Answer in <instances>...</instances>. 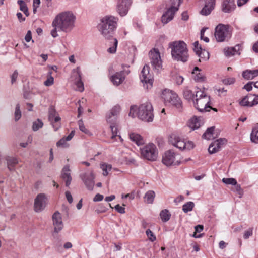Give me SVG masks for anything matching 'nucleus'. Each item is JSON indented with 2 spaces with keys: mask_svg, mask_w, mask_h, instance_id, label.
Wrapping results in <instances>:
<instances>
[{
  "mask_svg": "<svg viewBox=\"0 0 258 258\" xmlns=\"http://www.w3.org/2000/svg\"><path fill=\"white\" fill-rule=\"evenodd\" d=\"M116 26V19L112 16H105L102 18L101 23L99 24V30L106 39L110 40V47L107 51L110 53L116 52L118 41L113 38V31Z\"/></svg>",
  "mask_w": 258,
  "mask_h": 258,
  "instance_id": "f257e3e1",
  "label": "nucleus"
},
{
  "mask_svg": "<svg viewBox=\"0 0 258 258\" xmlns=\"http://www.w3.org/2000/svg\"><path fill=\"white\" fill-rule=\"evenodd\" d=\"M76 17L71 11L63 12L58 14L52 22L58 29L64 32H70L75 26Z\"/></svg>",
  "mask_w": 258,
  "mask_h": 258,
  "instance_id": "f03ea898",
  "label": "nucleus"
},
{
  "mask_svg": "<svg viewBox=\"0 0 258 258\" xmlns=\"http://www.w3.org/2000/svg\"><path fill=\"white\" fill-rule=\"evenodd\" d=\"M169 47L171 49V55L173 59L183 62L187 61L188 58V50L184 42H172L169 43Z\"/></svg>",
  "mask_w": 258,
  "mask_h": 258,
  "instance_id": "7ed1b4c3",
  "label": "nucleus"
},
{
  "mask_svg": "<svg viewBox=\"0 0 258 258\" xmlns=\"http://www.w3.org/2000/svg\"><path fill=\"white\" fill-rule=\"evenodd\" d=\"M210 98L203 91L201 90L196 92L195 99L194 101L195 107L200 112L209 111L208 108H211L210 106Z\"/></svg>",
  "mask_w": 258,
  "mask_h": 258,
  "instance_id": "20e7f679",
  "label": "nucleus"
},
{
  "mask_svg": "<svg viewBox=\"0 0 258 258\" xmlns=\"http://www.w3.org/2000/svg\"><path fill=\"white\" fill-rule=\"evenodd\" d=\"M153 107L151 103L146 102L141 104L138 108V116L145 122H152L154 118Z\"/></svg>",
  "mask_w": 258,
  "mask_h": 258,
  "instance_id": "39448f33",
  "label": "nucleus"
},
{
  "mask_svg": "<svg viewBox=\"0 0 258 258\" xmlns=\"http://www.w3.org/2000/svg\"><path fill=\"white\" fill-rule=\"evenodd\" d=\"M161 97L166 105H174L178 109L182 107L181 101L177 94L170 90L165 89L162 92Z\"/></svg>",
  "mask_w": 258,
  "mask_h": 258,
  "instance_id": "423d86ee",
  "label": "nucleus"
},
{
  "mask_svg": "<svg viewBox=\"0 0 258 258\" xmlns=\"http://www.w3.org/2000/svg\"><path fill=\"white\" fill-rule=\"evenodd\" d=\"M215 37L218 42L228 40L231 37V34L228 30V26L222 24L217 26L215 28Z\"/></svg>",
  "mask_w": 258,
  "mask_h": 258,
  "instance_id": "0eeeda50",
  "label": "nucleus"
},
{
  "mask_svg": "<svg viewBox=\"0 0 258 258\" xmlns=\"http://www.w3.org/2000/svg\"><path fill=\"white\" fill-rule=\"evenodd\" d=\"M142 156L150 161L156 160L157 157V152L155 145L152 143L146 145L141 149Z\"/></svg>",
  "mask_w": 258,
  "mask_h": 258,
  "instance_id": "6e6552de",
  "label": "nucleus"
},
{
  "mask_svg": "<svg viewBox=\"0 0 258 258\" xmlns=\"http://www.w3.org/2000/svg\"><path fill=\"white\" fill-rule=\"evenodd\" d=\"M162 162L167 166L178 165L180 162L179 155L171 150L166 151L163 156Z\"/></svg>",
  "mask_w": 258,
  "mask_h": 258,
  "instance_id": "1a4fd4ad",
  "label": "nucleus"
},
{
  "mask_svg": "<svg viewBox=\"0 0 258 258\" xmlns=\"http://www.w3.org/2000/svg\"><path fill=\"white\" fill-rule=\"evenodd\" d=\"M150 67L145 65L143 67L140 76L141 81L144 83V86L147 88H150L152 86L153 77L150 73Z\"/></svg>",
  "mask_w": 258,
  "mask_h": 258,
  "instance_id": "9d476101",
  "label": "nucleus"
},
{
  "mask_svg": "<svg viewBox=\"0 0 258 258\" xmlns=\"http://www.w3.org/2000/svg\"><path fill=\"white\" fill-rule=\"evenodd\" d=\"M149 55L153 68L159 71L162 68V62L159 50L153 48L150 50Z\"/></svg>",
  "mask_w": 258,
  "mask_h": 258,
  "instance_id": "9b49d317",
  "label": "nucleus"
},
{
  "mask_svg": "<svg viewBox=\"0 0 258 258\" xmlns=\"http://www.w3.org/2000/svg\"><path fill=\"white\" fill-rule=\"evenodd\" d=\"M47 205V198L45 194H39L37 195L34 202V210L36 212L42 211Z\"/></svg>",
  "mask_w": 258,
  "mask_h": 258,
  "instance_id": "f8f14e48",
  "label": "nucleus"
},
{
  "mask_svg": "<svg viewBox=\"0 0 258 258\" xmlns=\"http://www.w3.org/2000/svg\"><path fill=\"white\" fill-rule=\"evenodd\" d=\"M128 69H124L123 71L117 72L111 77V81L116 86L121 84L125 79V77L130 73Z\"/></svg>",
  "mask_w": 258,
  "mask_h": 258,
  "instance_id": "ddd939ff",
  "label": "nucleus"
},
{
  "mask_svg": "<svg viewBox=\"0 0 258 258\" xmlns=\"http://www.w3.org/2000/svg\"><path fill=\"white\" fill-rule=\"evenodd\" d=\"M132 3V0H118L117 11L121 16L126 15Z\"/></svg>",
  "mask_w": 258,
  "mask_h": 258,
  "instance_id": "4468645a",
  "label": "nucleus"
},
{
  "mask_svg": "<svg viewBox=\"0 0 258 258\" xmlns=\"http://www.w3.org/2000/svg\"><path fill=\"white\" fill-rule=\"evenodd\" d=\"M178 10V8L175 6H171L166 12L163 14L161 21L164 24H166L171 21L174 16L175 14Z\"/></svg>",
  "mask_w": 258,
  "mask_h": 258,
  "instance_id": "2eb2a0df",
  "label": "nucleus"
},
{
  "mask_svg": "<svg viewBox=\"0 0 258 258\" xmlns=\"http://www.w3.org/2000/svg\"><path fill=\"white\" fill-rule=\"evenodd\" d=\"M53 224L54 227V231L58 233L63 227L61 216L58 211L55 212L52 216Z\"/></svg>",
  "mask_w": 258,
  "mask_h": 258,
  "instance_id": "dca6fc26",
  "label": "nucleus"
},
{
  "mask_svg": "<svg viewBox=\"0 0 258 258\" xmlns=\"http://www.w3.org/2000/svg\"><path fill=\"white\" fill-rule=\"evenodd\" d=\"M81 177L87 189L89 190H92L95 183L94 180L95 176L93 171H91L89 174L85 173L82 175Z\"/></svg>",
  "mask_w": 258,
  "mask_h": 258,
  "instance_id": "f3484780",
  "label": "nucleus"
},
{
  "mask_svg": "<svg viewBox=\"0 0 258 258\" xmlns=\"http://www.w3.org/2000/svg\"><path fill=\"white\" fill-rule=\"evenodd\" d=\"M169 142L180 150H184L185 148V142L184 139L176 136V135H171L169 139Z\"/></svg>",
  "mask_w": 258,
  "mask_h": 258,
  "instance_id": "a211bd4d",
  "label": "nucleus"
},
{
  "mask_svg": "<svg viewBox=\"0 0 258 258\" xmlns=\"http://www.w3.org/2000/svg\"><path fill=\"white\" fill-rule=\"evenodd\" d=\"M226 140L225 139L220 138L212 142L208 148L210 154L215 153L220 150L222 145L225 144Z\"/></svg>",
  "mask_w": 258,
  "mask_h": 258,
  "instance_id": "6ab92c4d",
  "label": "nucleus"
},
{
  "mask_svg": "<svg viewBox=\"0 0 258 258\" xmlns=\"http://www.w3.org/2000/svg\"><path fill=\"white\" fill-rule=\"evenodd\" d=\"M194 50L199 57L204 60H207L209 59V53L205 50L202 49L198 41H196L194 43Z\"/></svg>",
  "mask_w": 258,
  "mask_h": 258,
  "instance_id": "aec40b11",
  "label": "nucleus"
},
{
  "mask_svg": "<svg viewBox=\"0 0 258 258\" xmlns=\"http://www.w3.org/2000/svg\"><path fill=\"white\" fill-rule=\"evenodd\" d=\"M121 110L119 105H115L111 110L110 112L106 116V120L108 122L115 121L117 116L119 114Z\"/></svg>",
  "mask_w": 258,
  "mask_h": 258,
  "instance_id": "412c9836",
  "label": "nucleus"
},
{
  "mask_svg": "<svg viewBox=\"0 0 258 258\" xmlns=\"http://www.w3.org/2000/svg\"><path fill=\"white\" fill-rule=\"evenodd\" d=\"M215 4V0H205V6L200 11L201 14L204 16L209 15L214 9Z\"/></svg>",
  "mask_w": 258,
  "mask_h": 258,
  "instance_id": "4be33fe9",
  "label": "nucleus"
},
{
  "mask_svg": "<svg viewBox=\"0 0 258 258\" xmlns=\"http://www.w3.org/2000/svg\"><path fill=\"white\" fill-rule=\"evenodd\" d=\"M235 7L234 0H224L222 5V10L225 13H230Z\"/></svg>",
  "mask_w": 258,
  "mask_h": 258,
  "instance_id": "5701e85b",
  "label": "nucleus"
},
{
  "mask_svg": "<svg viewBox=\"0 0 258 258\" xmlns=\"http://www.w3.org/2000/svg\"><path fill=\"white\" fill-rule=\"evenodd\" d=\"M70 172L69 165H66L61 171V178L65 181L66 186L68 187L70 185L72 181Z\"/></svg>",
  "mask_w": 258,
  "mask_h": 258,
  "instance_id": "b1692460",
  "label": "nucleus"
},
{
  "mask_svg": "<svg viewBox=\"0 0 258 258\" xmlns=\"http://www.w3.org/2000/svg\"><path fill=\"white\" fill-rule=\"evenodd\" d=\"M241 48V46L239 45L234 47H230L224 49L225 55L227 57H230L236 54H240L239 52Z\"/></svg>",
  "mask_w": 258,
  "mask_h": 258,
  "instance_id": "393cba45",
  "label": "nucleus"
},
{
  "mask_svg": "<svg viewBox=\"0 0 258 258\" xmlns=\"http://www.w3.org/2000/svg\"><path fill=\"white\" fill-rule=\"evenodd\" d=\"M242 75L246 80H252L258 76V70H246L242 72Z\"/></svg>",
  "mask_w": 258,
  "mask_h": 258,
  "instance_id": "a878e982",
  "label": "nucleus"
},
{
  "mask_svg": "<svg viewBox=\"0 0 258 258\" xmlns=\"http://www.w3.org/2000/svg\"><path fill=\"white\" fill-rule=\"evenodd\" d=\"M7 161V167L10 171L14 170V167L18 163V160L17 158L8 156L6 158Z\"/></svg>",
  "mask_w": 258,
  "mask_h": 258,
  "instance_id": "bb28decb",
  "label": "nucleus"
},
{
  "mask_svg": "<svg viewBox=\"0 0 258 258\" xmlns=\"http://www.w3.org/2000/svg\"><path fill=\"white\" fill-rule=\"evenodd\" d=\"M129 137L131 141L135 142L138 146L144 143V140L139 134L134 133H130Z\"/></svg>",
  "mask_w": 258,
  "mask_h": 258,
  "instance_id": "cd10ccee",
  "label": "nucleus"
},
{
  "mask_svg": "<svg viewBox=\"0 0 258 258\" xmlns=\"http://www.w3.org/2000/svg\"><path fill=\"white\" fill-rule=\"evenodd\" d=\"M200 69L196 67L192 72V74L195 75L194 80L199 82H202L205 80L206 77L200 73Z\"/></svg>",
  "mask_w": 258,
  "mask_h": 258,
  "instance_id": "c85d7f7f",
  "label": "nucleus"
},
{
  "mask_svg": "<svg viewBox=\"0 0 258 258\" xmlns=\"http://www.w3.org/2000/svg\"><path fill=\"white\" fill-rule=\"evenodd\" d=\"M183 95L184 98L187 100H195L194 99L195 97V95L192 91L188 88H185L183 91Z\"/></svg>",
  "mask_w": 258,
  "mask_h": 258,
  "instance_id": "c756f323",
  "label": "nucleus"
},
{
  "mask_svg": "<svg viewBox=\"0 0 258 258\" xmlns=\"http://www.w3.org/2000/svg\"><path fill=\"white\" fill-rule=\"evenodd\" d=\"M75 73L78 76L76 81V86L77 87V90L79 91L82 92L84 90V85L83 82L81 81V73L79 70H77Z\"/></svg>",
  "mask_w": 258,
  "mask_h": 258,
  "instance_id": "7c9ffc66",
  "label": "nucleus"
},
{
  "mask_svg": "<svg viewBox=\"0 0 258 258\" xmlns=\"http://www.w3.org/2000/svg\"><path fill=\"white\" fill-rule=\"evenodd\" d=\"M201 125V118L194 117L190 120V127L193 129L198 128Z\"/></svg>",
  "mask_w": 258,
  "mask_h": 258,
  "instance_id": "2f4dec72",
  "label": "nucleus"
},
{
  "mask_svg": "<svg viewBox=\"0 0 258 258\" xmlns=\"http://www.w3.org/2000/svg\"><path fill=\"white\" fill-rule=\"evenodd\" d=\"M155 197V192L152 190H149L146 192L144 196L145 201L148 204L153 203Z\"/></svg>",
  "mask_w": 258,
  "mask_h": 258,
  "instance_id": "473e14b6",
  "label": "nucleus"
},
{
  "mask_svg": "<svg viewBox=\"0 0 258 258\" xmlns=\"http://www.w3.org/2000/svg\"><path fill=\"white\" fill-rule=\"evenodd\" d=\"M109 123H110V128L111 132H112L111 139H114L117 136H118L119 139H121L120 136L117 135L118 128H117V126H116V124L114 123V121L109 122Z\"/></svg>",
  "mask_w": 258,
  "mask_h": 258,
  "instance_id": "72a5a7b5",
  "label": "nucleus"
},
{
  "mask_svg": "<svg viewBox=\"0 0 258 258\" xmlns=\"http://www.w3.org/2000/svg\"><path fill=\"white\" fill-rule=\"evenodd\" d=\"M160 216L162 221L167 222L170 219L171 214L168 210L164 209L160 212Z\"/></svg>",
  "mask_w": 258,
  "mask_h": 258,
  "instance_id": "f704fd0d",
  "label": "nucleus"
},
{
  "mask_svg": "<svg viewBox=\"0 0 258 258\" xmlns=\"http://www.w3.org/2000/svg\"><path fill=\"white\" fill-rule=\"evenodd\" d=\"M214 130V127H211L208 128L205 133L203 135V138L207 140H210L214 138L213 137V131Z\"/></svg>",
  "mask_w": 258,
  "mask_h": 258,
  "instance_id": "c9c22d12",
  "label": "nucleus"
},
{
  "mask_svg": "<svg viewBox=\"0 0 258 258\" xmlns=\"http://www.w3.org/2000/svg\"><path fill=\"white\" fill-rule=\"evenodd\" d=\"M195 204L192 202H188L182 206V210L184 213H187L192 210Z\"/></svg>",
  "mask_w": 258,
  "mask_h": 258,
  "instance_id": "e433bc0d",
  "label": "nucleus"
},
{
  "mask_svg": "<svg viewBox=\"0 0 258 258\" xmlns=\"http://www.w3.org/2000/svg\"><path fill=\"white\" fill-rule=\"evenodd\" d=\"M100 168L103 171V175L105 176L108 175L109 171H111V165L106 163L101 164Z\"/></svg>",
  "mask_w": 258,
  "mask_h": 258,
  "instance_id": "4c0bfd02",
  "label": "nucleus"
},
{
  "mask_svg": "<svg viewBox=\"0 0 258 258\" xmlns=\"http://www.w3.org/2000/svg\"><path fill=\"white\" fill-rule=\"evenodd\" d=\"M15 120L18 121L21 117V111L20 110V105L18 103L16 105L15 110L14 112Z\"/></svg>",
  "mask_w": 258,
  "mask_h": 258,
  "instance_id": "58836bf2",
  "label": "nucleus"
},
{
  "mask_svg": "<svg viewBox=\"0 0 258 258\" xmlns=\"http://www.w3.org/2000/svg\"><path fill=\"white\" fill-rule=\"evenodd\" d=\"M43 123L42 121L38 119L37 120L35 121L33 123L32 129L34 131H36L40 128H41L43 127Z\"/></svg>",
  "mask_w": 258,
  "mask_h": 258,
  "instance_id": "ea45409f",
  "label": "nucleus"
},
{
  "mask_svg": "<svg viewBox=\"0 0 258 258\" xmlns=\"http://www.w3.org/2000/svg\"><path fill=\"white\" fill-rule=\"evenodd\" d=\"M250 139L252 142L256 143L258 141V129L254 128L250 135Z\"/></svg>",
  "mask_w": 258,
  "mask_h": 258,
  "instance_id": "a19ab883",
  "label": "nucleus"
},
{
  "mask_svg": "<svg viewBox=\"0 0 258 258\" xmlns=\"http://www.w3.org/2000/svg\"><path fill=\"white\" fill-rule=\"evenodd\" d=\"M222 182L226 184H231L233 185L237 183L236 179L233 178H224L222 179Z\"/></svg>",
  "mask_w": 258,
  "mask_h": 258,
  "instance_id": "79ce46f5",
  "label": "nucleus"
},
{
  "mask_svg": "<svg viewBox=\"0 0 258 258\" xmlns=\"http://www.w3.org/2000/svg\"><path fill=\"white\" fill-rule=\"evenodd\" d=\"M60 120V117L59 116H54L53 118V124H51L55 131H57L60 127V124L58 123Z\"/></svg>",
  "mask_w": 258,
  "mask_h": 258,
  "instance_id": "37998d69",
  "label": "nucleus"
},
{
  "mask_svg": "<svg viewBox=\"0 0 258 258\" xmlns=\"http://www.w3.org/2000/svg\"><path fill=\"white\" fill-rule=\"evenodd\" d=\"M56 111L54 108L51 107L49 109V120L53 124V118L55 116Z\"/></svg>",
  "mask_w": 258,
  "mask_h": 258,
  "instance_id": "c03bdc74",
  "label": "nucleus"
},
{
  "mask_svg": "<svg viewBox=\"0 0 258 258\" xmlns=\"http://www.w3.org/2000/svg\"><path fill=\"white\" fill-rule=\"evenodd\" d=\"M49 76L48 77L47 80L44 82V84L46 86H49L53 84L54 79L53 77L51 76L52 72H49Z\"/></svg>",
  "mask_w": 258,
  "mask_h": 258,
  "instance_id": "a18cd8bd",
  "label": "nucleus"
},
{
  "mask_svg": "<svg viewBox=\"0 0 258 258\" xmlns=\"http://www.w3.org/2000/svg\"><path fill=\"white\" fill-rule=\"evenodd\" d=\"M78 125L79 129L84 133L85 134H88L89 133V130L86 129L84 125L82 119H80L78 121Z\"/></svg>",
  "mask_w": 258,
  "mask_h": 258,
  "instance_id": "49530a36",
  "label": "nucleus"
},
{
  "mask_svg": "<svg viewBox=\"0 0 258 258\" xmlns=\"http://www.w3.org/2000/svg\"><path fill=\"white\" fill-rule=\"evenodd\" d=\"M240 104L243 106L252 107L253 106V104H250L248 102V99L244 97L240 102Z\"/></svg>",
  "mask_w": 258,
  "mask_h": 258,
  "instance_id": "de8ad7c7",
  "label": "nucleus"
},
{
  "mask_svg": "<svg viewBox=\"0 0 258 258\" xmlns=\"http://www.w3.org/2000/svg\"><path fill=\"white\" fill-rule=\"evenodd\" d=\"M17 3L20 6V10L21 11L23 12L24 11L28 9L26 4L23 0H18L17 1Z\"/></svg>",
  "mask_w": 258,
  "mask_h": 258,
  "instance_id": "09e8293b",
  "label": "nucleus"
},
{
  "mask_svg": "<svg viewBox=\"0 0 258 258\" xmlns=\"http://www.w3.org/2000/svg\"><path fill=\"white\" fill-rule=\"evenodd\" d=\"M146 233L147 235L148 236L149 239L151 241L153 242L156 240L155 236L154 235L153 233L149 229H148L146 230Z\"/></svg>",
  "mask_w": 258,
  "mask_h": 258,
  "instance_id": "8fccbe9b",
  "label": "nucleus"
},
{
  "mask_svg": "<svg viewBox=\"0 0 258 258\" xmlns=\"http://www.w3.org/2000/svg\"><path fill=\"white\" fill-rule=\"evenodd\" d=\"M235 81L234 78H228L223 80V83L225 85H230L233 84Z\"/></svg>",
  "mask_w": 258,
  "mask_h": 258,
  "instance_id": "3c124183",
  "label": "nucleus"
},
{
  "mask_svg": "<svg viewBox=\"0 0 258 258\" xmlns=\"http://www.w3.org/2000/svg\"><path fill=\"white\" fill-rule=\"evenodd\" d=\"M203 228H204V227L202 225H198L196 226L195 227L196 232L194 234V236L196 238L199 237L200 236H196V233L197 232H198V233L201 232L203 230Z\"/></svg>",
  "mask_w": 258,
  "mask_h": 258,
  "instance_id": "603ef678",
  "label": "nucleus"
},
{
  "mask_svg": "<svg viewBox=\"0 0 258 258\" xmlns=\"http://www.w3.org/2000/svg\"><path fill=\"white\" fill-rule=\"evenodd\" d=\"M254 82H249L246 85H245L243 87V89L246 90L247 91H250L252 89V85L254 84Z\"/></svg>",
  "mask_w": 258,
  "mask_h": 258,
  "instance_id": "864d4df0",
  "label": "nucleus"
},
{
  "mask_svg": "<svg viewBox=\"0 0 258 258\" xmlns=\"http://www.w3.org/2000/svg\"><path fill=\"white\" fill-rule=\"evenodd\" d=\"M115 210L120 214H124L125 212V208L119 204L116 205L114 207Z\"/></svg>",
  "mask_w": 258,
  "mask_h": 258,
  "instance_id": "5fc2aeb1",
  "label": "nucleus"
},
{
  "mask_svg": "<svg viewBox=\"0 0 258 258\" xmlns=\"http://www.w3.org/2000/svg\"><path fill=\"white\" fill-rule=\"evenodd\" d=\"M18 72L17 70H15L11 76L12 84H14V83L16 82L17 78L18 77Z\"/></svg>",
  "mask_w": 258,
  "mask_h": 258,
  "instance_id": "6e6d98bb",
  "label": "nucleus"
},
{
  "mask_svg": "<svg viewBox=\"0 0 258 258\" xmlns=\"http://www.w3.org/2000/svg\"><path fill=\"white\" fill-rule=\"evenodd\" d=\"M171 2V6H175L177 7L179 9V7L182 3L183 0H170Z\"/></svg>",
  "mask_w": 258,
  "mask_h": 258,
  "instance_id": "4d7b16f0",
  "label": "nucleus"
},
{
  "mask_svg": "<svg viewBox=\"0 0 258 258\" xmlns=\"http://www.w3.org/2000/svg\"><path fill=\"white\" fill-rule=\"evenodd\" d=\"M252 235V229L249 228L244 232L243 237L244 239H248L250 236Z\"/></svg>",
  "mask_w": 258,
  "mask_h": 258,
  "instance_id": "13d9d810",
  "label": "nucleus"
},
{
  "mask_svg": "<svg viewBox=\"0 0 258 258\" xmlns=\"http://www.w3.org/2000/svg\"><path fill=\"white\" fill-rule=\"evenodd\" d=\"M206 28H203L201 30V39L203 40L206 42H209V39L207 37H204V34Z\"/></svg>",
  "mask_w": 258,
  "mask_h": 258,
  "instance_id": "bf43d9fd",
  "label": "nucleus"
},
{
  "mask_svg": "<svg viewBox=\"0 0 258 258\" xmlns=\"http://www.w3.org/2000/svg\"><path fill=\"white\" fill-rule=\"evenodd\" d=\"M245 97L247 99L250 104L253 103L254 102V94H249Z\"/></svg>",
  "mask_w": 258,
  "mask_h": 258,
  "instance_id": "052dcab7",
  "label": "nucleus"
},
{
  "mask_svg": "<svg viewBox=\"0 0 258 258\" xmlns=\"http://www.w3.org/2000/svg\"><path fill=\"white\" fill-rule=\"evenodd\" d=\"M184 80V78L181 76H176L175 77V81L178 85H181Z\"/></svg>",
  "mask_w": 258,
  "mask_h": 258,
  "instance_id": "680f3d73",
  "label": "nucleus"
},
{
  "mask_svg": "<svg viewBox=\"0 0 258 258\" xmlns=\"http://www.w3.org/2000/svg\"><path fill=\"white\" fill-rule=\"evenodd\" d=\"M103 198H104V197L103 195L99 194H97L95 195V196L93 198V201H94V202L101 201L103 199Z\"/></svg>",
  "mask_w": 258,
  "mask_h": 258,
  "instance_id": "e2e57ef3",
  "label": "nucleus"
},
{
  "mask_svg": "<svg viewBox=\"0 0 258 258\" xmlns=\"http://www.w3.org/2000/svg\"><path fill=\"white\" fill-rule=\"evenodd\" d=\"M66 198L69 203H72L73 202V198L70 191H67L65 192Z\"/></svg>",
  "mask_w": 258,
  "mask_h": 258,
  "instance_id": "0e129e2a",
  "label": "nucleus"
},
{
  "mask_svg": "<svg viewBox=\"0 0 258 258\" xmlns=\"http://www.w3.org/2000/svg\"><path fill=\"white\" fill-rule=\"evenodd\" d=\"M53 27V29L51 31V34L52 36L54 38L58 36L57 33V29H58L57 27L55 26H52Z\"/></svg>",
  "mask_w": 258,
  "mask_h": 258,
  "instance_id": "69168bd1",
  "label": "nucleus"
},
{
  "mask_svg": "<svg viewBox=\"0 0 258 258\" xmlns=\"http://www.w3.org/2000/svg\"><path fill=\"white\" fill-rule=\"evenodd\" d=\"M66 141L67 140L65 139V138H63L57 142L56 145L58 147L64 146V145H66Z\"/></svg>",
  "mask_w": 258,
  "mask_h": 258,
  "instance_id": "338daca9",
  "label": "nucleus"
},
{
  "mask_svg": "<svg viewBox=\"0 0 258 258\" xmlns=\"http://www.w3.org/2000/svg\"><path fill=\"white\" fill-rule=\"evenodd\" d=\"M32 39V34L31 31H28L25 37V40L26 42H29Z\"/></svg>",
  "mask_w": 258,
  "mask_h": 258,
  "instance_id": "774afa93",
  "label": "nucleus"
}]
</instances>
